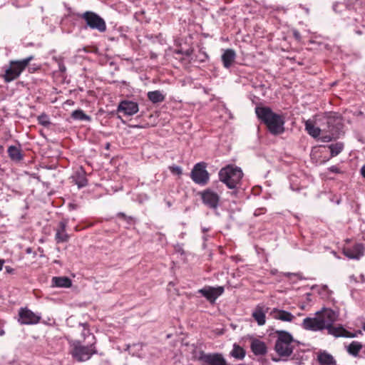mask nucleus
Wrapping results in <instances>:
<instances>
[{
    "label": "nucleus",
    "mask_w": 365,
    "mask_h": 365,
    "mask_svg": "<svg viewBox=\"0 0 365 365\" xmlns=\"http://www.w3.org/2000/svg\"><path fill=\"white\" fill-rule=\"evenodd\" d=\"M256 114L267 126L273 134H279L284 131V118L282 115L274 113L267 107H257Z\"/></svg>",
    "instance_id": "1"
},
{
    "label": "nucleus",
    "mask_w": 365,
    "mask_h": 365,
    "mask_svg": "<svg viewBox=\"0 0 365 365\" xmlns=\"http://www.w3.org/2000/svg\"><path fill=\"white\" fill-rule=\"evenodd\" d=\"M88 337L91 338L89 344L83 345L77 340L70 341V346L71 348V354L72 356L78 361H85L88 360L93 354L96 353L95 347L96 338L93 334L88 333Z\"/></svg>",
    "instance_id": "2"
},
{
    "label": "nucleus",
    "mask_w": 365,
    "mask_h": 365,
    "mask_svg": "<svg viewBox=\"0 0 365 365\" xmlns=\"http://www.w3.org/2000/svg\"><path fill=\"white\" fill-rule=\"evenodd\" d=\"M243 176L241 169L236 166L227 165L220 170V180L230 189L235 188Z\"/></svg>",
    "instance_id": "3"
},
{
    "label": "nucleus",
    "mask_w": 365,
    "mask_h": 365,
    "mask_svg": "<svg viewBox=\"0 0 365 365\" xmlns=\"http://www.w3.org/2000/svg\"><path fill=\"white\" fill-rule=\"evenodd\" d=\"M294 343V339L289 332L280 331L278 332L275 350L280 356H289L293 351Z\"/></svg>",
    "instance_id": "4"
},
{
    "label": "nucleus",
    "mask_w": 365,
    "mask_h": 365,
    "mask_svg": "<svg viewBox=\"0 0 365 365\" xmlns=\"http://www.w3.org/2000/svg\"><path fill=\"white\" fill-rule=\"evenodd\" d=\"M32 59L33 56H29L20 61H11L9 66L5 69L4 81L11 82L16 79Z\"/></svg>",
    "instance_id": "5"
},
{
    "label": "nucleus",
    "mask_w": 365,
    "mask_h": 365,
    "mask_svg": "<svg viewBox=\"0 0 365 365\" xmlns=\"http://www.w3.org/2000/svg\"><path fill=\"white\" fill-rule=\"evenodd\" d=\"M88 26L93 29H97L100 32H103L106 29L105 21L98 15L93 12L87 11L83 15Z\"/></svg>",
    "instance_id": "6"
},
{
    "label": "nucleus",
    "mask_w": 365,
    "mask_h": 365,
    "mask_svg": "<svg viewBox=\"0 0 365 365\" xmlns=\"http://www.w3.org/2000/svg\"><path fill=\"white\" fill-rule=\"evenodd\" d=\"M191 178L197 184L204 185L207 182L209 175L205 169V163H199L195 165L191 172Z\"/></svg>",
    "instance_id": "7"
},
{
    "label": "nucleus",
    "mask_w": 365,
    "mask_h": 365,
    "mask_svg": "<svg viewBox=\"0 0 365 365\" xmlns=\"http://www.w3.org/2000/svg\"><path fill=\"white\" fill-rule=\"evenodd\" d=\"M317 316L320 322H324V329L330 327L338 317V314L330 309H323L321 312L317 313Z\"/></svg>",
    "instance_id": "8"
},
{
    "label": "nucleus",
    "mask_w": 365,
    "mask_h": 365,
    "mask_svg": "<svg viewBox=\"0 0 365 365\" xmlns=\"http://www.w3.org/2000/svg\"><path fill=\"white\" fill-rule=\"evenodd\" d=\"M19 322L22 324H37L41 317L28 309H21L19 313Z\"/></svg>",
    "instance_id": "9"
},
{
    "label": "nucleus",
    "mask_w": 365,
    "mask_h": 365,
    "mask_svg": "<svg viewBox=\"0 0 365 365\" xmlns=\"http://www.w3.org/2000/svg\"><path fill=\"white\" fill-rule=\"evenodd\" d=\"M201 197L205 205L210 208H217L220 196L212 190L207 189L201 193Z\"/></svg>",
    "instance_id": "10"
},
{
    "label": "nucleus",
    "mask_w": 365,
    "mask_h": 365,
    "mask_svg": "<svg viewBox=\"0 0 365 365\" xmlns=\"http://www.w3.org/2000/svg\"><path fill=\"white\" fill-rule=\"evenodd\" d=\"M223 292L224 288L222 287H205L198 291L199 293L202 294V295L210 302H214L217 298L223 293Z\"/></svg>",
    "instance_id": "11"
},
{
    "label": "nucleus",
    "mask_w": 365,
    "mask_h": 365,
    "mask_svg": "<svg viewBox=\"0 0 365 365\" xmlns=\"http://www.w3.org/2000/svg\"><path fill=\"white\" fill-rule=\"evenodd\" d=\"M268 308L262 304H257L252 310V317L258 326H263L265 324L266 314Z\"/></svg>",
    "instance_id": "12"
},
{
    "label": "nucleus",
    "mask_w": 365,
    "mask_h": 365,
    "mask_svg": "<svg viewBox=\"0 0 365 365\" xmlns=\"http://www.w3.org/2000/svg\"><path fill=\"white\" fill-rule=\"evenodd\" d=\"M343 253L349 259H359L364 255V247L362 244H356L352 248L344 247Z\"/></svg>",
    "instance_id": "13"
},
{
    "label": "nucleus",
    "mask_w": 365,
    "mask_h": 365,
    "mask_svg": "<svg viewBox=\"0 0 365 365\" xmlns=\"http://www.w3.org/2000/svg\"><path fill=\"white\" fill-rule=\"evenodd\" d=\"M327 329H328V331L330 334L336 337L342 336L346 338H354L357 336L358 334L361 333V331H358L355 333H350L341 326L334 327L332 324Z\"/></svg>",
    "instance_id": "14"
},
{
    "label": "nucleus",
    "mask_w": 365,
    "mask_h": 365,
    "mask_svg": "<svg viewBox=\"0 0 365 365\" xmlns=\"http://www.w3.org/2000/svg\"><path fill=\"white\" fill-rule=\"evenodd\" d=\"M138 110V103L133 101H122L118 107V111L123 112L127 115H133L137 113Z\"/></svg>",
    "instance_id": "15"
},
{
    "label": "nucleus",
    "mask_w": 365,
    "mask_h": 365,
    "mask_svg": "<svg viewBox=\"0 0 365 365\" xmlns=\"http://www.w3.org/2000/svg\"><path fill=\"white\" fill-rule=\"evenodd\" d=\"M324 322H320L317 316L315 317H307L303 320L302 326L305 329L312 331H318L324 329Z\"/></svg>",
    "instance_id": "16"
},
{
    "label": "nucleus",
    "mask_w": 365,
    "mask_h": 365,
    "mask_svg": "<svg viewBox=\"0 0 365 365\" xmlns=\"http://www.w3.org/2000/svg\"><path fill=\"white\" fill-rule=\"evenodd\" d=\"M270 316L274 319L288 322H292L295 318L290 312L277 308L273 309L270 312Z\"/></svg>",
    "instance_id": "17"
},
{
    "label": "nucleus",
    "mask_w": 365,
    "mask_h": 365,
    "mask_svg": "<svg viewBox=\"0 0 365 365\" xmlns=\"http://www.w3.org/2000/svg\"><path fill=\"white\" fill-rule=\"evenodd\" d=\"M67 223V220H63L58 225L55 236L58 243L67 242L69 239V235L66 232Z\"/></svg>",
    "instance_id": "18"
},
{
    "label": "nucleus",
    "mask_w": 365,
    "mask_h": 365,
    "mask_svg": "<svg viewBox=\"0 0 365 365\" xmlns=\"http://www.w3.org/2000/svg\"><path fill=\"white\" fill-rule=\"evenodd\" d=\"M203 360L209 365H227L225 359L220 354L205 355Z\"/></svg>",
    "instance_id": "19"
},
{
    "label": "nucleus",
    "mask_w": 365,
    "mask_h": 365,
    "mask_svg": "<svg viewBox=\"0 0 365 365\" xmlns=\"http://www.w3.org/2000/svg\"><path fill=\"white\" fill-rule=\"evenodd\" d=\"M236 58V53L234 50L228 48L224 51L222 55V61L226 68L231 67Z\"/></svg>",
    "instance_id": "20"
},
{
    "label": "nucleus",
    "mask_w": 365,
    "mask_h": 365,
    "mask_svg": "<svg viewBox=\"0 0 365 365\" xmlns=\"http://www.w3.org/2000/svg\"><path fill=\"white\" fill-rule=\"evenodd\" d=\"M251 349L255 355H263L267 352L265 344L257 339L252 340Z\"/></svg>",
    "instance_id": "21"
},
{
    "label": "nucleus",
    "mask_w": 365,
    "mask_h": 365,
    "mask_svg": "<svg viewBox=\"0 0 365 365\" xmlns=\"http://www.w3.org/2000/svg\"><path fill=\"white\" fill-rule=\"evenodd\" d=\"M317 360L320 365H336V361L333 356L326 351L319 352Z\"/></svg>",
    "instance_id": "22"
},
{
    "label": "nucleus",
    "mask_w": 365,
    "mask_h": 365,
    "mask_svg": "<svg viewBox=\"0 0 365 365\" xmlns=\"http://www.w3.org/2000/svg\"><path fill=\"white\" fill-rule=\"evenodd\" d=\"M52 286L68 288L71 287V280L67 277H54L52 278Z\"/></svg>",
    "instance_id": "23"
},
{
    "label": "nucleus",
    "mask_w": 365,
    "mask_h": 365,
    "mask_svg": "<svg viewBox=\"0 0 365 365\" xmlns=\"http://www.w3.org/2000/svg\"><path fill=\"white\" fill-rule=\"evenodd\" d=\"M305 130L307 133L314 138L319 137L321 133V130L318 127H316L311 120H307L305 121Z\"/></svg>",
    "instance_id": "24"
},
{
    "label": "nucleus",
    "mask_w": 365,
    "mask_h": 365,
    "mask_svg": "<svg viewBox=\"0 0 365 365\" xmlns=\"http://www.w3.org/2000/svg\"><path fill=\"white\" fill-rule=\"evenodd\" d=\"M148 98L151 102L156 103L163 101L165 96L160 91H154L148 93Z\"/></svg>",
    "instance_id": "25"
},
{
    "label": "nucleus",
    "mask_w": 365,
    "mask_h": 365,
    "mask_svg": "<svg viewBox=\"0 0 365 365\" xmlns=\"http://www.w3.org/2000/svg\"><path fill=\"white\" fill-rule=\"evenodd\" d=\"M230 354L235 359L241 360L243 359L245 356V351L242 347L240 346L237 344H235Z\"/></svg>",
    "instance_id": "26"
},
{
    "label": "nucleus",
    "mask_w": 365,
    "mask_h": 365,
    "mask_svg": "<svg viewBox=\"0 0 365 365\" xmlns=\"http://www.w3.org/2000/svg\"><path fill=\"white\" fill-rule=\"evenodd\" d=\"M362 349V345L361 343L358 341H352L348 346H347V351L349 354L356 356L361 349Z\"/></svg>",
    "instance_id": "27"
},
{
    "label": "nucleus",
    "mask_w": 365,
    "mask_h": 365,
    "mask_svg": "<svg viewBox=\"0 0 365 365\" xmlns=\"http://www.w3.org/2000/svg\"><path fill=\"white\" fill-rule=\"evenodd\" d=\"M8 153L9 157L16 161H19L22 159V155L20 150L15 146H10L8 149Z\"/></svg>",
    "instance_id": "28"
},
{
    "label": "nucleus",
    "mask_w": 365,
    "mask_h": 365,
    "mask_svg": "<svg viewBox=\"0 0 365 365\" xmlns=\"http://www.w3.org/2000/svg\"><path fill=\"white\" fill-rule=\"evenodd\" d=\"M71 116L76 120H91V117L83 113L82 110H76L72 112Z\"/></svg>",
    "instance_id": "29"
},
{
    "label": "nucleus",
    "mask_w": 365,
    "mask_h": 365,
    "mask_svg": "<svg viewBox=\"0 0 365 365\" xmlns=\"http://www.w3.org/2000/svg\"><path fill=\"white\" fill-rule=\"evenodd\" d=\"M343 148L344 145L341 143H336L334 144L329 145V148L330 149L331 157H334L339 155L343 150Z\"/></svg>",
    "instance_id": "30"
},
{
    "label": "nucleus",
    "mask_w": 365,
    "mask_h": 365,
    "mask_svg": "<svg viewBox=\"0 0 365 365\" xmlns=\"http://www.w3.org/2000/svg\"><path fill=\"white\" fill-rule=\"evenodd\" d=\"M170 170L174 175H180L182 174L181 168L177 165L170 166Z\"/></svg>",
    "instance_id": "31"
},
{
    "label": "nucleus",
    "mask_w": 365,
    "mask_h": 365,
    "mask_svg": "<svg viewBox=\"0 0 365 365\" xmlns=\"http://www.w3.org/2000/svg\"><path fill=\"white\" fill-rule=\"evenodd\" d=\"M38 122L40 124H41L43 125H47L50 123L48 118L46 115H42L39 116Z\"/></svg>",
    "instance_id": "32"
},
{
    "label": "nucleus",
    "mask_w": 365,
    "mask_h": 365,
    "mask_svg": "<svg viewBox=\"0 0 365 365\" xmlns=\"http://www.w3.org/2000/svg\"><path fill=\"white\" fill-rule=\"evenodd\" d=\"M88 333H89V334H91V333L89 331V330L85 327V325H83V331H82V336H83L84 338H87V339H88V342H89L90 341H91V338H89V337H88Z\"/></svg>",
    "instance_id": "33"
},
{
    "label": "nucleus",
    "mask_w": 365,
    "mask_h": 365,
    "mask_svg": "<svg viewBox=\"0 0 365 365\" xmlns=\"http://www.w3.org/2000/svg\"><path fill=\"white\" fill-rule=\"evenodd\" d=\"M333 135H323L320 138V140L322 141V142H329L331 140V139L333 138Z\"/></svg>",
    "instance_id": "34"
},
{
    "label": "nucleus",
    "mask_w": 365,
    "mask_h": 365,
    "mask_svg": "<svg viewBox=\"0 0 365 365\" xmlns=\"http://www.w3.org/2000/svg\"><path fill=\"white\" fill-rule=\"evenodd\" d=\"M328 170L331 173H341L340 169L337 166H335V165H333V166H331L330 168H329Z\"/></svg>",
    "instance_id": "35"
},
{
    "label": "nucleus",
    "mask_w": 365,
    "mask_h": 365,
    "mask_svg": "<svg viewBox=\"0 0 365 365\" xmlns=\"http://www.w3.org/2000/svg\"><path fill=\"white\" fill-rule=\"evenodd\" d=\"M79 187L86 185L87 181L86 178H83L79 182H77Z\"/></svg>",
    "instance_id": "36"
},
{
    "label": "nucleus",
    "mask_w": 365,
    "mask_h": 365,
    "mask_svg": "<svg viewBox=\"0 0 365 365\" xmlns=\"http://www.w3.org/2000/svg\"><path fill=\"white\" fill-rule=\"evenodd\" d=\"M5 270H6V272L8 274H14V269H13L12 267H11L9 266L5 267Z\"/></svg>",
    "instance_id": "37"
},
{
    "label": "nucleus",
    "mask_w": 365,
    "mask_h": 365,
    "mask_svg": "<svg viewBox=\"0 0 365 365\" xmlns=\"http://www.w3.org/2000/svg\"><path fill=\"white\" fill-rule=\"evenodd\" d=\"M4 263H5V260L3 259H0V271L2 269Z\"/></svg>",
    "instance_id": "38"
},
{
    "label": "nucleus",
    "mask_w": 365,
    "mask_h": 365,
    "mask_svg": "<svg viewBox=\"0 0 365 365\" xmlns=\"http://www.w3.org/2000/svg\"><path fill=\"white\" fill-rule=\"evenodd\" d=\"M361 175H363V177L365 178V165H364L361 169Z\"/></svg>",
    "instance_id": "39"
},
{
    "label": "nucleus",
    "mask_w": 365,
    "mask_h": 365,
    "mask_svg": "<svg viewBox=\"0 0 365 365\" xmlns=\"http://www.w3.org/2000/svg\"><path fill=\"white\" fill-rule=\"evenodd\" d=\"M4 334H5L4 330L1 329V330L0 331V336H3V335H4Z\"/></svg>",
    "instance_id": "40"
},
{
    "label": "nucleus",
    "mask_w": 365,
    "mask_h": 365,
    "mask_svg": "<svg viewBox=\"0 0 365 365\" xmlns=\"http://www.w3.org/2000/svg\"><path fill=\"white\" fill-rule=\"evenodd\" d=\"M362 328H363V329L365 331V322H364V323H363Z\"/></svg>",
    "instance_id": "41"
}]
</instances>
